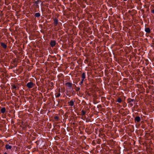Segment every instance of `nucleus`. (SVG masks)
I'll return each instance as SVG.
<instances>
[{"instance_id":"obj_5","label":"nucleus","mask_w":154,"mask_h":154,"mask_svg":"<svg viewBox=\"0 0 154 154\" xmlns=\"http://www.w3.org/2000/svg\"><path fill=\"white\" fill-rule=\"evenodd\" d=\"M135 120L136 122H138L140 120V118L139 116H137L135 118Z\"/></svg>"},{"instance_id":"obj_20","label":"nucleus","mask_w":154,"mask_h":154,"mask_svg":"<svg viewBox=\"0 0 154 154\" xmlns=\"http://www.w3.org/2000/svg\"><path fill=\"white\" fill-rule=\"evenodd\" d=\"M152 12L154 14V9H153L152 10Z\"/></svg>"},{"instance_id":"obj_14","label":"nucleus","mask_w":154,"mask_h":154,"mask_svg":"<svg viewBox=\"0 0 154 154\" xmlns=\"http://www.w3.org/2000/svg\"><path fill=\"white\" fill-rule=\"evenodd\" d=\"M60 95V93H57L56 95V96L57 97H59Z\"/></svg>"},{"instance_id":"obj_19","label":"nucleus","mask_w":154,"mask_h":154,"mask_svg":"<svg viewBox=\"0 0 154 154\" xmlns=\"http://www.w3.org/2000/svg\"><path fill=\"white\" fill-rule=\"evenodd\" d=\"M82 114H85V112L84 111H82Z\"/></svg>"},{"instance_id":"obj_6","label":"nucleus","mask_w":154,"mask_h":154,"mask_svg":"<svg viewBox=\"0 0 154 154\" xmlns=\"http://www.w3.org/2000/svg\"><path fill=\"white\" fill-rule=\"evenodd\" d=\"M85 78V72H83L82 73L81 75L82 80V81H84V79Z\"/></svg>"},{"instance_id":"obj_21","label":"nucleus","mask_w":154,"mask_h":154,"mask_svg":"<svg viewBox=\"0 0 154 154\" xmlns=\"http://www.w3.org/2000/svg\"><path fill=\"white\" fill-rule=\"evenodd\" d=\"M134 100L133 99H131V101H133Z\"/></svg>"},{"instance_id":"obj_13","label":"nucleus","mask_w":154,"mask_h":154,"mask_svg":"<svg viewBox=\"0 0 154 154\" xmlns=\"http://www.w3.org/2000/svg\"><path fill=\"white\" fill-rule=\"evenodd\" d=\"M121 101H122V100H121V99L120 98H118L117 100V102H118L119 103H120L121 102Z\"/></svg>"},{"instance_id":"obj_17","label":"nucleus","mask_w":154,"mask_h":154,"mask_svg":"<svg viewBox=\"0 0 154 154\" xmlns=\"http://www.w3.org/2000/svg\"><path fill=\"white\" fill-rule=\"evenodd\" d=\"M13 88L14 89H15L16 88V87L15 85H14L13 86Z\"/></svg>"},{"instance_id":"obj_7","label":"nucleus","mask_w":154,"mask_h":154,"mask_svg":"<svg viewBox=\"0 0 154 154\" xmlns=\"http://www.w3.org/2000/svg\"><path fill=\"white\" fill-rule=\"evenodd\" d=\"M58 20L57 19H54V25L55 26H56L58 23Z\"/></svg>"},{"instance_id":"obj_12","label":"nucleus","mask_w":154,"mask_h":154,"mask_svg":"<svg viewBox=\"0 0 154 154\" xmlns=\"http://www.w3.org/2000/svg\"><path fill=\"white\" fill-rule=\"evenodd\" d=\"M35 16L36 17H38L40 16V14L38 13H37L35 14Z\"/></svg>"},{"instance_id":"obj_1","label":"nucleus","mask_w":154,"mask_h":154,"mask_svg":"<svg viewBox=\"0 0 154 154\" xmlns=\"http://www.w3.org/2000/svg\"><path fill=\"white\" fill-rule=\"evenodd\" d=\"M35 84L32 82L28 83L26 84V86L29 88H31L35 86Z\"/></svg>"},{"instance_id":"obj_18","label":"nucleus","mask_w":154,"mask_h":154,"mask_svg":"<svg viewBox=\"0 0 154 154\" xmlns=\"http://www.w3.org/2000/svg\"><path fill=\"white\" fill-rule=\"evenodd\" d=\"M55 119H57V120L58 119V118L57 117H55Z\"/></svg>"},{"instance_id":"obj_11","label":"nucleus","mask_w":154,"mask_h":154,"mask_svg":"<svg viewBox=\"0 0 154 154\" xmlns=\"http://www.w3.org/2000/svg\"><path fill=\"white\" fill-rule=\"evenodd\" d=\"M145 31L147 32V33H149L150 32V29L149 28H146L145 29Z\"/></svg>"},{"instance_id":"obj_8","label":"nucleus","mask_w":154,"mask_h":154,"mask_svg":"<svg viewBox=\"0 0 154 154\" xmlns=\"http://www.w3.org/2000/svg\"><path fill=\"white\" fill-rule=\"evenodd\" d=\"M5 148L7 149H11L12 148V146L7 144L5 145Z\"/></svg>"},{"instance_id":"obj_10","label":"nucleus","mask_w":154,"mask_h":154,"mask_svg":"<svg viewBox=\"0 0 154 154\" xmlns=\"http://www.w3.org/2000/svg\"><path fill=\"white\" fill-rule=\"evenodd\" d=\"M1 112L2 113H4L5 112V108H3L1 110Z\"/></svg>"},{"instance_id":"obj_2","label":"nucleus","mask_w":154,"mask_h":154,"mask_svg":"<svg viewBox=\"0 0 154 154\" xmlns=\"http://www.w3.org/2000/svg\"><path fill=\"white\" fill-rule=\"evenodd\" d=\"M72 84L69 82H67L66 83L65 85L69 89H70L72 87Z\"/></svg>"},{"instance_id":"obj_9","label":"nucleus","mask_w":154,"mask_h":154,"mask_svg":"<svg viewBox=\"0 0 154 154\" xmlns=\"http://www.w3.org/2000/svg\"><path fill=\"white\" fill-rule=\"evenodd\" d=\"M1 45L4 48H5L7 47L6 45L4 43H1Z\"/></svg>"},{"instance_id":"obj_15","label":"nucleus","mask_w":154,"mask_h":154,"mask_svg":"<svg viewBox=\"0 0 154 154\" xmlns=\"http://www.w3.org/2000/svg\"><path fill=\"white\" fill-rule=\"evenodd\" d=\"M84 81H82V80L79 83V85H82Z\"/></svg>"},{"instance_id":"obj_16","label":"nucleus","mask_w":154,"mask_h":154,"mask_svg":"<svg viewBox=\"0 0 154 154\" xmlns=\"http://www.w3.org/2000/svg\"><path fill=\"white\" fill-rule=\"evenodd\" d=\"M80 90V88L78 87L76 88V91H78Z\"/></svg>"},{"instance_id":"obj_3","label":"nucleus","mask_w":154,"mask_h":154,"mask_svg":"<svg viewBox=\"0 0 154 154\" xmlns=\"http://www.w3.org/2000/svg\"><path fill=\"white\" fill-rule=\"evenodd\" d=\"M74 101L73 100H71L70 102L68 103L69 105L70 106H73L74 105Z\"/></svg>"},{"instance_id":"obj_4","label":"nucleus","mask_w":154,"mask_h":154,"mask_svg":"<svg viewBox=\"0 0 154 154\" xmlns=\"http://www.w3.org/2000/svg\"><path fill=\"white\" fill-rule=\"evenodd\" d=\"M50 44L51 46L54 47L55 45L56 42L54 40H52Z\"/></svg>"}]
</instances>
